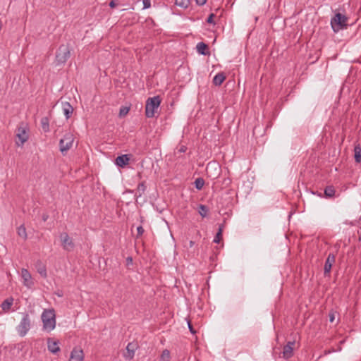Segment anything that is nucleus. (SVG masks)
Segmentation results:
<instances>
[{
  "mask_svg": "<svg viewBox=\"0 0 361 361\" xmlns=\"http://www.w3.org/2000/svg\"><path fill=\"white\" fill-rule=\"evenodd\" d=\"M43 329L49 332L56 326V315L53 309L44 310L42 314Z\"/></svg>",
  "mask_w": 361,
  "mask_h": 361,
  "instance_id": "nucleus-1",
  "label": "nucleus"
},
{
  "mask_svg": "<svg viewBox=\"0 0 361 361\" xmlns=\"http://www.w3.org/2000/svg\"><path fill=\"white\" fill-rule=\"evenodd\" d=\"M71 57V46L69 44H61L56 51L55 63L56 66L64 65Z\"/></svg>",
  "mask_w": 361,
  "mask_h": 361,
  "instance_id": "nucleus-2",
  "label": "nucleus"
},
{
  "mask_svg": "<svg viewBox=\"0 0 361 361\" xmlns=\"http://www.w3.org/2000/svg\"><path fill=\"white\" fill-rule=\"evenodd\" d=\"M161 99L159 96L149 97L145 104V116L147 118H153L155 112L160 106Z\"/></svg>",
  "mask_w": 361,
  "mask_h": 361,
  "instance_id": "nucleus-3",
  "label": "nucleus"
},
{
  "mask_svg": "<svg viewBox=\"0 0 361 361\" xmlns=\"http://www.w3.org/2000/svg\"><path fill=\"white\" fill-rule=\"evenodd\" d=\"M348 18L340 13H337L331 20V25L334 32L347 27Z\"/></svg>",
  "mask_w": 361,
  "mask_h": 361,
  "instance_id": "nucleus-4",
  "label": "nucleus"
},
{
  "mask_svg": "<svg viewBox=\"0 0 361 361\" xmlns=\"http://www.w3.org/2000/svg\"><path fill=\"white\" fill-rule=\"evenodd\" d=\"M74 141V135L71 132L64 134L63 138L60 140L59 147L62 153L67 152L71 148Z\"/></svg>",
  "mask_w": 361,
  "mask_h": 361,
  "instance_id": "nucleus-5",
  "label": "nucleus"
},
{
  "mask_svg": "<svg viewBox=\"0 0 361 361\" xmlns=\"http://www.w3.org/2000/svg\"><path fill=\"white\" fill-rule=\"evenodd\" d=\"M30 329V319L29 314L25 313L23 317L17 326V331L18 335L21 337L25 336Z\"/></svg>",
  "mask_w": 361,
  "mask_h": 361,
  "instance_id": "nucleus-6",
  "label": "nucleus"
},
{
  "mask_svg": "<svg viewBox=\"0 0 361 361\" xmlns=\"http://www.w3.org/2000/svg\"><path fill=\"white\" fill-rule=\"evenodd\" d=\"M60 239L61 241V245L66 250H72L74 247V243L72 238L68 235L67 233H62L60 235Z\"/></svg>",
  "mask_w": 361,
  "mask_h": 361,
  "instance_id": "nucleus-7",
  "label": "nucleus"
},
{
  "mask_svg": "<svg viewBox=\"0 0 361 361\" xmlns=\"http://www.w3.org/2000/svg\"><path fill=\"white\" fill-rule=\"evenodd\" d=\"M21 277L23 280V283L25 286L28 288H31L34 285V281L32 280V276L26 269H22L21 270Z\"/></svg>",
  "mask_w": 361,
  "mask_h": 361,
  "instance_id": "nucleus-8",
  "label": "nucleus"
},
{
  "mask_svg": "<svg viewBox=\"0 0 361 361\" xmlns=\"http://www.w3.org/2000/svg\"><path fill=\"white\" fill-rule=\"evenodd\" d=\"M295 344V341H288L283 347L282 353L284 359L288 360L293 357Z\"/></svg>",
  "mask_w": 361,
  "mask_h": 361,
  "instance_id": "nucleus-9",
  "label": "nucleus"
},
{
  "mask_svg": "<svg viewBox=\"0 0 361 361\" xmlns=\"http://www.w3.org/2000/svg\"><path fill=\"white\" fill-rule=\"evenodd\" d=\"M84 357V353L81 348H74L71 353L69 361H83Z\"/></svg>",
  "mask_w": 361,
  "mask_h": 361,
  "instance_id": "nucleus-10",
  "label": "nucleus"
},
{
  "mask_svg": "<svg viewBox=\"0 0 361 361\" xmlns=\"http://www.w3.org/2000/svg\"><path fill=\"white\" fill-rule=\"evenodd\" d=\"M47 348L49 352L53 354H56L60 351L59 341H54L51 338L47 339Z\"/></svg>",
  "mask_w": 361,
  "mask_h": 361,
  "instance_id": "nucleus-11",
  "label": "nucleus"
},
{
  "mask_svg": "<svg viewBox=\"0 0 361 361\" xmlns=\"http://www.w3.org/2000/svg\"><path fill=\"white\" fill-rule=\"evenodd\" d=\"M136 348V344L129 343L126 346V353L123 354V357L126 360H132L134 357Z\"/></svg>",
  "mask_w": 361,
  "mask_h": 361,
  "instance_id": "nucleus-12",
  "label": "nucleus"
},
{
  "mask_svg": "<svg viewBox=\"0 0 361 361\" xmlns=\"http://www.w3.org/2000/svg\"><path fill=\"white\" fill-rule=\"evenodd\" d=\"M130 161V155L129 154H123L118 156L115 159V164L119 167H124L128 164Z\"/></svg>",
  "mask_w": 361,
  "mask_h": 361,
  "instance_id": "nucleus-13",
  "label": "nucleus"
},
{
  "mask_svg": "<svg viewBox=\"0 0 361 361\" xmlns=\"http://www.w3.org/2000/svg\"><path fill=\"white\" fill-rule=\"evenodd\" d=\"M62 110L64 116H66V119H68L71 117L73 112V108L70 104L69 102H62Z\"/></svg>",
  "mask_w": 361,
  "mask_h": 361,
  "instance_id": "nucleus-14",
  "label": "nucleus"
},
{
  "mask_svg": "<svg viewBox=\"0 0 361 361\" xmlns=\"http://www.w3.org/2000/svg\"><path fill=\"white\" fill-rule=\"evenodd\" d=\"M335 262V256L334 254H329L324 264V274H328L331 271L333 264Z\"/></svg>",
  "mask_w": 361,
  "mask_h": 361,
  "instance_id": "nucleus-15",
  "label": "nucleus"
},
{
  "mask_svg": "<svg viewBox=\"0 0 361 361\" xmlns=\"http://www.w3.org/2000/svg\"><path fill=\"white\" fill-rule=\"evenodd\" d=\"M17 137L20 142H16V144L20 146L23 145L28 139V135L24 129L19 128Z\"/></svg>",
  "mask_w": 361,
  "mask_h": 361,
  "instance_id": "nucleus-16",
  "label": "nucleus"
},
{
  "mask_svg": "<svg viewBox=\"0 0 361 361\" xmlns=\"http://www.w3.org/2000/svg\"><path fill=\"white\" fill-rule=\"evenodd\" d=\"M196 49L200 54L206 56L209 54L208 51V46L204 42H198L196 46Z\"/></svg>",
  "mask_w": 361,
  "mask_h": 361,
  "instance_id": "nucleus-17",
  "label": "nucleus"
},
{
  "mask_svg": "<svg viewBox=\"0 0 361 361\" xmlns=\"http://www.w3.org/2000/svg\"><path fill=\"white\" fill-rule=\"evenodd\" d=\"M212 169H214L216 171L214 175L216 177H217L219 174L220 166L215 162H209L206 168L207 173L209 174L210 173V170Z\"/></svg>",
  "mask_w": 361,
  "mask_h": 361,
  "instance_id": "nucleus-18",
  "label": "nucleus"
},
{
  "mask_svg": "<svg viewBox=\"0 0 361 361\" xmlns=\"http://www.w3.org/2000/svg\"><path fill=\"white\" fill-rule=\"evenodd\" d=\"M226 77L223 73H217L213 78V82L215 85L219 86L225 80Z\"/></svg>",
  "mask_w": 361,
  "mask_h": 361,
  "instance_id": "nucleus-19",
  "label": "nucleus"
},
{
  "mask_svg": "<svg viewBox=\"0 0 361 361\" xmlns=\"http://www.w3.org/2000/svg\"><path fill=\"white\" fill-rule=\"evenodd\" d=\"M13 303V298H9L6 299L1 305V307L4 312H8Z\"/></svg>",
  "mask_w": 361,
  "mask_h": 361,
  "instance_id": "nucleus-20",
  "label": "nucleus"
},
{
  "mask_svg": "<svg viewBox=\"0 0 361 361\" xmlns=\"http://www.w3.org/2000/svg\"><path fill=\"white\" fill-rule=\"evenodd\" d=\"M355 152V161L357 163L361 162V147L360 145H357L354 147Z\"/></svg>",
  "mask_w": 361,
  "mask_h": 361,
  "instance_id": "nucleus-21",
  "label": "nucleus"
},
{
  "mask_svg": "<svg viewBox=\"0 0 361 361\" xmlns=\"http://www.w3.org/2000/svg\"><path fill=\"white\" fill-rule=\"evenodd\" d=\"M41 126L44 132L49 131V119L48 117H43L41 119Z\"/></svg>",
  "mask_w": 361,
  "mask_h": 361,
  "instance_id": "nucleus-22",
  "label": "nucleus"
},
{
  "mask_svg": "<svg viewBox=\"0 0 361 361\" xmlns=\"http://www.w3.org/2000/svg\"><path fill=\"white\" fill-rule=\"evenodd\" d=\"M190 4V0H175V4L183 8H187Z\"/></svg>",
  "mask_w": 361,
  "mask_h": 361,
  "instance_id": "nucleus-23",
  "label": "nucleus"
},
{
  "mask_svg": "<svg viewBox=\"0 0 361 361\" xmlns=\"http://www.w3.org/2000/svg\"><path fill=\"white\" fill-rule=\"evenodd\" d=\"M18 235L23 238V239H27V232H26V228L25 227L23 226V225H20L18 228Z\"/></svg>",
  "mask_w": 361,
  "mask_h": 361,
  "instance_id": "nucleus-24",
  "label": "nucleus"
},
{
  "mask_svg": "<svg viewBox=\"0 0 361 361\" xmlns=\"http://www.w3.org/2000/svg\"><path fill=\"white\" fill-rule=\"evenodd\" d=\"M324 194L326 197H332L335 195V189L333 186H327L324 189Z\"/></svg>",
  "mask_w": 361,
  "mask_h": 361,
  "instance_id": "nucleus-25",
  "label": "nucleus"
},
{
  "mask_svg": "<svg viewBox=\"0 0 361 361\" xmlns=\"http://www.w3.org/2000/svg\"><path fill=\"white\" fill-rule=\"evenodd\" d=\"M222 231H223V225H220L219 228V231L213 240L214 243H219L220 242L221 235H222Z\"/></svg>",
  "mask_w": 361,
  "mask_h": 361,
  "instance_id": "nucleus-26",
  "label": "nucleus"
},
{
  "mask_svg": "<svg viewBox=\"0 0 361 361\" xmlns=\"http://www.w3.org/2000/svg\"><path fill=\"white\" fill-rule=\"evenodd\" d=\"M208 208L207 206L205 205H203V204H200L199 206V214L202 216V217H205L207 216V213H208Z\"/></svg>",
  "mask_w": 361,
  "mask_h": 361,
  "instance_id": "nucleus-27",
  "label": "nucleus"
},
{
  "mask_svg": "<svg viewBox=\"0 0 361 361\" xmlns=\"http://www.w3.org/2000/svg\"><path fill=\"white\" fill-rule=\"evenodd\" d=\"M204 184V180L202 178H198L195 180V186L197 190H201Z\"/></svg>",
  "mask_w": 361,
  "mask_h": 361,
  "instance_id": "nucleus-28",
  "label": "nucleus"
},
{
  "mask_svg": "<svg viewBox=\"0 0 361 361\" xmlns=\"http://www.w3.org/2000/svg\"><path fill=\"white\" fill-rule=\"evenodd\" d=\"M170 352L168 350H163L161 355V361H170Z\"/></svg>",
  "mask_w": 361,
  "mask_h": 361,
  "instance_id": "nucleus-29",
  "label": "nucleus"
},
{
  "mask_svg": "<svg viewBox=\"0 0 361 361\" xmlns=\"http://www.w3.org/2000/svg\"><path fill=\"white\" fill-rule=\"evenodd\" d=\"M195 245V242L193 240H189L188 242H185L183 247L185 250L190 251V249L192 248Z\"/></svg>",
  "mask_w": 361,
  "mask_h": 361,
  "instance_id": "nucleus-30",
  "label": "nucleus"
},
{
  "mask_svg": "<svg viewBox=\"0 0 361 361\" xmlns=\"http://www.w3.org/2000/svg\"><path fill=\"white\" fill-rule=\"evenodd\" d=\"M146 190V185L145 182L140 183L137 185V191L140 192V196L145 192Z\"/></svg>",
  "mask_w": 361,
  "mask_h": 361,
  "instance_id": "nucleus-31",
  "label": "nucleus"
},
{
  "mask_svg": "<svg viewBox=\"0 0 361 361\" xmlns=\"http://www.w3.org/2000/svg\"><path fill=\"white\" fill-rule=\"evenodd\" d=\"M130 108L127 106H121L119 110V116L121 117L125 116L129 111Z\"/></svg>",
  "mask_w": 361,
  "mask_h": 361,
  "instance_id": "nucleus-32",
  "label": "nucleus"
},
{
  "mask_svg": "<svg viewBox=\"0 0 361 361\" xmlns=\"http://www.w3.org/2000/svg\"><path fill=\"white\" fill-rule=\"evenodd\" d=\"M39 274L44 278H46L47 274V269L44 266L42 267L41 268L38 269Z\"/></svg>",
  "mask_w": 361,
  "mask_h": 361,
  "instance_id": "nucleus-33",
  "label": "nucleus"
},
{
  "mask_svg": "<svg viewBox=\"0 0 361 361\" xmlns=\"http://www.w3.org/2000/svg\"><path fill=\"white\" fill-rule=\"evenodd\" d=\"M144 231H145L144 228H142V226L137 227V236L136 237L137 238L140 237L143 234Z\"/></svg>",
  "mask_w": 361,
  "mask_h": 361,
  "instance_id": "nucleus-34",
  "label": "nucleus"
},
{
  "mask_svg": "<svg viewBox=\"0 0 361 361\" xmlns=\"http://www.w3.org/2000/svg\"><path fill=\"white\" fill-rule=\"evenodd\" d=\"M214 13H211L207 19V23H209V24H215V23L214 22Z\"/></svg>",
  "mask_w": 361,
  "mask_h": 361,
  "instance_id": "nucleus-35",
  "label": "nucleus"
},
{
  "mask_svg": "<svg viewBox=\"0 0 361 361\" xmlns=\"http://www.w3.org/2000/svg\"><path fill=\"white\" fill-rule=\"evenodd\" d=\"M143 8H149L151 6L150 0H143Z\"/></svg>",
  "mask_w": 361,
  "mask_h": 361,
  "instance_id": "nucleus-36",
  "label": "nucleus"
},
{
  "mask_svg": "<svg viewBox=\"0 0 361 361\" xmlns=\"http://www.w3.org/2000/svg\"><path fill=\"white\" fill-rule=\"evenodd\" d=\"M196 4L199 6H203L206 4L207 0H195Z\"/></svg>",
  "mask_w": 361,
  "mask_h": 361,
  "instance_id": "nucleus-37",
  "label": "nucleus"
},
{
  "mask_svg": "<svg viewBox=\"0 0 361 361\" xmlns=\"http://www.w3.org/2000/svg\"><path fill=\"white\" fill-rule=\"evenodd\" d=\"M126 264L127 266L133 264V258L131 257H128L126 259Z\"/></svg>",
  "mask_w": 361,
  "mask_h": 361,
  "instance_id": "nucleus-38",
  "label": "nucleus"
},
{
  "mask_svg": "<svg viewBox=\"0 0 361 361\" xmlns=\"http://www.w3.org/2000/svg\"><path fill=\"white\" fill-rule=\"evenodd\" d=\"M188 328L190 329V331L192 333V334H195V331L193 329V327L192 326V324H190V322H188Z\"/></svg>",
  "mask_w": 361,
  "mask_h": 361,
  "instance_id": "nucleus-39",
  "label": "nucleus"
},
{
  "mask_svg": "<svg viewBox=\"0 0 361 361\" xmlns=\"http://www.w3.org/2000/svg\"><path fill=\"white\" fill-rule=\"evenodd\" d=\"M186 149H187V147L185 146H184V145H182L179 148L178 152H180V153H183V152H185L186 151Z\"/></svg>",
  "mask_w": 361,
  "mask_h": 361,
  "instance_id": "nucleus-40",
  "label": "nucleus"
},
{
  "mask_svg": "<svg viewBox=\"0 0 361 361\" xmlns=\"http://www.w3.org/2000/svg\"><path fill=\"white\" fill-rule=\"evenodd\" d=\"M334 313H330L329 314V322H333L334 321Z\"/></svg>",
  "mask_w": 361,
  "mask_h": 361,
  "instance_id": "nucleus-41",
  "label": "nucleus"
},
{
  "mask_svg": "<svg viewBox=\"0 0 361 361\" xmlns=\"http://www.w3.org/2000/svg\"><path fill=\"white\" fill-rule=\"evenodd\" d=\"M116 3H115V1H114V0L111 1V2L109 3V6H110L111 8H114V7H116Z\"/></svg>",
  "mask_w": 361,
  "mask_h": 361,
  "instance_id": "nucleus-42",
  "label": "nucleus"
},
{
  "mask_svg": "<svg viewBox=\"0 0 361 361\" xmlns=\"http://www.w3.org/2000/svg\"><path fill=\"white\" fill-rule=\"evenodd\" d=\"M48 218H49V215L48 214H44L42 215V220H43V221L45 222L48 219Z\"/></svg>",
  "mask_w": 361,
  "mask_h": 361,
  "instance_id": "nucleus-43",
  "label": "nucleus"
},
{
  "mask_svg": "<svg viewBox=\"0 0 361 361\" xmlns=\"http://www.w3.org/2000/svg\"><path fill=\"white\" fill-rule=\"evenodd\" d=\"M331 352V351H330V350H329V351H326V352H325V355L329 354V353H330Z\"/></svg>",
  "mask_w": 361,
  "mask_h": 361,
  "instance_id": "nucleus-44",
  "label": "nucleus"
}]
</instances>
